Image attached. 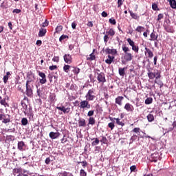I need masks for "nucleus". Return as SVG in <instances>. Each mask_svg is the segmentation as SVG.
Returning a JSON list of instances; mask_svg holds the SVG:
<instances>
[{
	"label": "nucleus",
	"mask_w": 176,
	"mask_h": 176,
	"mask_svg": "<svg viewBox=\"0 0 176 176\" xmlns=\"http://www.w3.org/2000/svg\"><path fill=\"white\" fill-rule=\"evenodd\" d=\"M133 58H134V56L131 53L124 54L121 58V63L122 64L126 65L127 63H129V61H131Z\"/></svg>",
	"instance_id": "nucleus-1"
},
{
	"label": "nucleus",
	"mask_w": 176,
	"mask_h": 176,
	"mask_svg": "<svg viewBox=\"0 0 176 176\" xmlns=\"http://www.w3.org/2000/svg\"><path fill=\"white\" fill-rule=\"evenodd\" d=\"M87 101H94L96 100V92L94 89H91L85 95Z\"/></svg>",
	"instance_id": "nucleus-2"
},
{
	"label": "nucleus",
	"mask_w": 176,
	"mask_h": 176,
	"mask_svg": "<svg viewBox=\"0 0 176 176\" xmlns=\"http://www.w3.org/2000/svg\"><path fill=\"white\" fill-rule=\"evenodd\" d=\"M25 87H26V96H28V97H32V94H34L33 90H32V89H34V84L26 83Z\"/></svg>",
	"instance_id": "nucleus-3"
},
{
	"label": "nucleus",
	"mask_w": 176,
	"mask_h": 176,
	"mask_svg": "<svg viewBox=\"0 0 176 176\" xmlns=\"http://www.w3.org/2000/svg\"><path fill=\"white\" fill-rule=\"evenodd\" d=\"M79 107L80 109H90V108H91V104H90V103H89V100L86 99L85 100H82L80 102Z\"/></svg>",
	"instance_id": "nucleus-4"
},
{
	"label": "nucleus",
	"mask_w": 176,
	"mask_h": 176,
	"mask_svg": "<svg viewBox=\"0 0 176 176\" xmlns=\"http://www.w3.org/2000/svg\"><path fill=\"white\" fill-rule=\"evenodd\" d=\"M56 109H58V111H61V112H63V113H69V111H71V107L69 106H58L56 107Z\"/></svg>",
	"instance_id": "nucleus-5"
},
{
	"label": "nucleus",
	"mask_w": 176,
	"mask_h": 176,
	"mask_svg": "<svg viewBox=\"0 0 176 176\" xmlns=\"http://www.w3.org/2000/svg\"><path fill=\"white\" fill-rule=\"evenodd\" d=\"M97 80H98L99 83H105V82H107L105 74L102 72L98 73Z\"/></svg>",
	"instance_id": "nucleus-6"
},
{
	"label": "nucleus",
	"mask_w": 176,
	"mask_h": 176,
	"mask_svg": "<svg viewBox=\"0 0 176 176\" xmlns=\"http://www.w3.org/2000/svg\"><path fill=\"white\" fill-rule=\"evenodd\" d=\"M38 76L41 78V79H40L41 85H45V83L47 82V80L46 79V74H45V73L42 72H38Z\"/></svg>",
	"instance_id": "nucleus-7"
},
{
	"label": "nucleus",
	"mask_w": 176,
	"mask_h": 176,
	"mask_svg": "<svg viewBox=\"0 0 176 176\" xmlns=\"http://www.w3.org/2000/svg\"><path fill=\"white\" fill-rule=\"evenodd\" d=\"M32 82H35V74L32 73H29L28 74V79L26 80V83L31 84Z\"/></svg>",
	"instance_id": "nucleus-8"
},
{
	"label": "nucleus",
	"mask_w": 176,
	"mask_h": 176,
	"mask_svg": "<svg viewBox=\"0 0 176 176\" xmlns=\"http://www.w3.org/2000/svg\"><path fill=\"white\" fill-rule=\"evenodd\" d=\"M159 153H154L151 154L150 157V162H154L156 163L159 160Z\"/></svg>",
	"instance_id": "nucleus-9"
},
{
	"label": "nucleus",
	"mask_w": 176,
	"mask_h": 176,
	"mask_svg": "<svg viewBox=\"0 0 176 176\" xmlns=\"http://www.w3.org/2000/svg\"><path fill=\"white\" fill-rule=\"evenodd\" d=\"M64 61L66 63V64H71L72 63V56L70 54H65L63 56Z\"/></svg>",
	"instance_id": "nucleus-10"
},
{
	"label": "nucleus",
	"mask_w": 176,
	"mask_h": 176,
	"mask_svg": "<svg viewBox=\"0 0 176 176\" xmlns=\"http://www.w3.org/2000/svg\"><path fill=\"white\" fill-rule=\"evenodd\" d=\"M124 108L127 112H133L134 111V107L130 103H126Z\"/></svg>",
	"instance_id": "nucleus-11"
},
{
	"label": "nucleus",
	"mask_w": 176,
	"mask_h": 176,
	"mask_svg": "<svg viewBox=\"0 0 176 176\" xmlns=\"http://www.w3.org/2000/svg\"><path fill=\"white\" fill-rule=\"evenodd\" d=\"M145 56H147L148 58H152L153 57V52H152V50H151L148 47H145V52H144Z\"/></svg>",
	"instance_id": "nucleus-12"
},
{
	"label": "nucleus",
	"mask_w": 176,
	"mask_h": 176,
	"mask_svg": "<svg viewBox=\"0 0 176 176\" xmlns=\"http://www.w3.org/2000/svg\"><path fill=\"white\" fill-rule=\"evenodd\" d=\"M24 148H25V143H24V142L23 141L18 142L19 151H21V152H23V151H25Z\"/></svg>",
	"instance_id": "nucleus-13"
},
{
	"label": "nucleus",
	"mask_w": 176,
	"mask_h": 176,
	"mask_svg": "<svg viewBox=\"0 0 176 176\" xmlns=\"http://www.w3.org/2000/svg\"><path fill=\"white\" fill-rule=\"evenodd\" d=\"M49 136L52 140H56V138H58V137H60V133L50 132Z\"/></svg>",
	"instance_id": "nucleus-14"
},
{
	"label": "nucleus",
	"mask_w": 176,
	"mask_h": 176,
	"mask_svg": "<svg viewBox=\"0 0 176 176\" xmlns=\"http://www.w3.org/2000/svg\"><path fill=\"white\" fill-rule=\"evenodd\" d=\"M22 172L23 169L21 168H15L13 169V174L14 176H19Z\"/></svg>",
	"instance_id": "nucleus-15"
},
{
	"label": "nucleus",
	"mask_w": 176,
	"mask_h": 176,
	"mask_svg": "<svg viewBox=\"0 0 176 176\" xmlns=\"http://www.w3.org/2000/svg\"><path fill=\"white\" fill-rule=\"evenodd\" d=\"M105 53H107V54H113V56H115V54L118 53V51H116V50L115 49L107 48L105 50Z\"/></svg>",
	"instance_id": "nucleus-16"
},
{
	"label": "nucleus",
	"mask_w": 176,
	"mask_h": 176,
	"mask_svg": "<svg viewBox=\"0 0 176 176\" xmlns=\"http://www.w3.org/2000/svg\"><path fill=\"white\" fill-rule=\"evenodd\" d=\"M79 127H86V120L85 118H80L78 120Z\"/></svg>",
	"instance_id": "nucleus-17"
},
{
	"label": "nucleus",
	"mask_w": 176,
	"mask_h": 176,
	"mask_svg": "<svg viewBox=\"0 0 176 176\" xmlns=\"http://www.w3.org/2000/svg\"><path fill=\"white\" fill-rule=\"evenodd\" d=\"M147 120L149 123H152V122H155V116L152 113H148L146 116Z\"/></svg>",
	"instance_id": "nucleus-18"
},
{
	"label": "nucleus",
	"mask_w": 176,
	"mask_h": 176,
	"mask_svg": "<svg viewBox=\"0 0 176 176\" xmlns=\"http://www.w3.org/2000/svg\"><path fill=\"white\" fill-rule=\"evenodd\" d=\"M0 104L1 105H3V107H5V108H6V107H9V104L6 102V98L2 99V96H0Z\"/></svg>",
	"instance_id": "nucleus-19"
},
{
	"label": "nucleus",
	"mask_w": 176,
	"mask_h": 176,
	"mask_svg": "<svg viewBox=\"0 0 176 176\" xmlns=\"http://www.w3.org/2000/svg\"><path fill=\"white\" fill-rule=\"evenodd\" d=\"M147 71H148L147 75L149 79H155V78H156V74L151 72V69H148Z\"/></svg>",
	"instance_id": "nucleus-20"
},
{
	"label": "nucleus",
	"mask_w": 176,
	"mask_h": 176,
	"mask_svg": "<svg viewBox=\"0 0 176 176\" xmlns=\"http://www.w3.org/2000/svg\"><path fill=\"white\" fill-rule=\"evenodd\" d=\"M124 98L123 96H118L116 98V104H118V105L122 106V102L123 101Z\"/></svg>",
	"instance_id": "nucleus-21"
},
{
	"label": "nucleus",
	"mask_w": 176,
	"mask_h": 176,
	"mask_svg": "<svg viewBox=\"0 0 176 176\" xmlns=\"http://www.w3.org/2000/svg\"><path fill=\"white\" fill-rule=\"evenodd\" d=\"M46 32H47V31L46 30V29H45V28H41V29L39 30L38 36H40V37L45 36V35H46Z\"/></svg>",
	"instance_id": "nucleus-22"
},
{
	"label": "nucleus",
	"mask_w": 176,
	"mask_h": 176,
	"mask_svg": "<svg viewBox=\"0 0 176 176\" xmlns=\"http://www.w3.org/2000/svg\"><path fill=\"white\" fill-rule=\"evenodd\" d=\"M107 35H108L109 36H113L115 35V34H116V32H115V30L112 28H110L109 30H107L106 32Z\"/></svg>",
	"instance_id": "nucleus-23"
},
{
	"label": "nucleus",
	"mask_w": 176,
	"mask_h": 176,
	"mask_svg": "<svg viewBox=\"0 0 176 176\" xmlns=\"http://www.w3.org/2000/svg\"><path fill=\"white\" fill-rule=\"evenodd\" d=\"M114 58H115L114 56L108 55V58L105 60V63L106 64H112V61H113Z\"/></svg>",
	"instance_id": "nucleus-24"
},
{
	"label": "nucleus",
	"mask_w": 176,
	"mask_h": 176,
	"mask_svg": "<svg viewBox=\"0 0 176 176\" xmlns=\"http://www.w3.org/2000/svg\"><path fill=\"white\" fill-rule=\"evenodd\" d=\"M28 175H31V173H30V170L23 169L21 174H19L18 176H28Z\"/></svg>",
	"instance_id": "nucleus-25"
},
{
	"label": "nucleus",
	"mask_w": 176,
	"mask_h": 176,
	"mask_svg": "<svg viewBox=\"0 0 176 176\" xmlns=\"http://www.w3.org/2000/svg\"><path fill=\"white\" fill-rule=\"evenodd\" d=\"M169 3H170V8H172V9H176V1L175 0H169Z\"/></svg>",
	"instance_id": "nucleus-26"
},
{
	"label": "nucleus",
	"mask_w": 176,
	"mask_h": 176,
	"mask_svg": "<svg viewBox=\"0 0 176 176\" xmlns=\"http://www.w3.org/2000/svg\"><path fill=\"white\" fill-rule=\"evenodd\" d=\"M22 112H23L25 115H27V110L28 109V106L25 103H22Z\"/></svg>",
	"instance_id": "nucleus-27"
},
{
	"label": "nucleus",
	"mask_w": 176,
	"mask_h": 176,
	"mask_svg": "<svg viewBox=\"0 0 176 176\" xmlns=\"http://www.w3.org/2000/svg\"><path fill=\"white\" fill-rule=\"evenodd\" d=\"M6 118H3V123H5V124H6V123H10V116L9 115H6Z\"/></svg>",
	"instance_id": "nucleus-28"
},
{
	"label": "nucleus",
	"mask_w": 176,
	"mask_h": 176,
	"mask_svg": "<svg viewBox=\"0 0 176 176\" xmlns=\"http://www.w3.org/2000/svg\"><path fill=\"white\" fill-rule=\"evenodd\" d=\"M156 39H157V34H156V32H153L151 34V39H150V41H156Z\"/></svg>",
	"instance_id": "nucleus-29"
},
{
	"label": "nucleus",
	"mask_w": 176,
	"mask_h": 176,
	"mask_svg": "<svg viewBox=\"0 0 176 176\" xmlns=\"http://www.w3.org/2000/svg\"><path fill=\"white\" fill-rule=\"evenodd\" d=\"M116 123L118 126H121V127H123L124 126V122L120 120V118H116Z\"/></svg>",
	"instance_id": "nucleus-30"
},
{
	"label": "nucleus",
	"mask_w": 176,
	"mask_h": 176,
	"mask_svg": "<svg viewBox=\"0 0 176 176\" xmlns=\"http://www.w3.org/2000/svg\"><path fill=\"white\" fill-rule=\"evenodd\" d=\"M125 71H126L125 67H124V68L120 67L118 69L119 75H120V76H124Z\"/></svg>",
	"instance_id": "nucleus-31"
},
{
	"label": "nucleus",
	"mask_w": 176,
	"mask_h": 176,
	"mask_svg": "<svg viewBox=\"0 0 176 176\" xmlns=\"http://www.w3.org/2000/svg\"><path fill=\"white\" fill-rule=\"evenodd\" d=\"M129 12L130 13V16L132 19H134V20H138V15L137 14L132 12L131 10H129Z\"/></svg>",
	"instance_id": "nucleus-32"
},
{
	"label": "nucleus",
	"mask_w": 176,
	"mask_h": 176,
	"mask_svg": "<svg viewBox=\"0 0 176 176\" xmlns=\"http://www.w3.org/2000/svg\"><path fill=\"white\" fill-rule=\"evenodd\" d=\"M88 124H91L92 126L93 124H96V119L93 117H89L88 120Z\"/></svg>",
	"instance_id": "nucleus-33"
},
{
	"label": "nucleus",
	"mask_w": 176,
	"mask_h": 176,
	"mask_svg": "<svg viewBox=\"0 0 176 176\" xmlns=\"http://www.w3.org/2000/svg\"><path fill=\"white\" fill-rule=\"evenodd\" d=\"M87 60H89L90 61H93V60H96V55L94 52H92L88 57H87Z\"/></svg>",
	"instance_id": "nucleus-34"
},
{
	"label": "nucleus",
	"mask_w": 176,
	"mask_h": 176,
	"mask_svg": "<svg viewBox=\"0 0 176 176\" xmlns=\"http://www.w3.org/2000/svg\"><path fill=\"white\" fill-rule=\"evenodd\" d=\"M122 51L124 52V54L130 53V52H130V49L129 48V47H126V45H122Z\"/></svg>",
	"instance_id": "nucleus-35"
},
{
	"label": "nucleus",
	"mask_w": 176,
	"mask_h": 176,
	"mask_svg": "<svg viewBox=\"0 0 176 176\" xmlns=\"http://www.w3.org/2000/svg\"><path fill=\"white\" fill-rule=\"evenodd\" d=\"M153 102V99L152 98H147L145 100L146 105H149V104H152Z\"/></svg>",
	"instance_id": "nucleus-36"
},
{
	"label": "nucleus",
	"mask_w": 176,
	"mask_h": 176,
	"mask_svg": "<svg viewBox=\"0 0 176 176\" xmlns=\"http://www.w3.org/2000/svg\"><path fill=\"white\" fill-rule=\"evenodd\" d=\"M72 72H74V74H75V75H78V74H79L80 72V69L78 68V67H72Z\"/></svg>",
	"instance_id": "nucleus-37"
},
{
	"label": "nucleus",
	"mask_w": 176,
	"mask_h": 176,
	"mask_svg": "<svg viewBox=\"0 0 176 176\" xmlns=\"http://www.w3.org/2000/svg\"><path fill=\"white\" fill-rule=\"evenodd\" d=\"M131 47H132V50L135 52V53H138L140 50V47H138V45H135V44Z\"/></svg>",
	"instance_id": "nucleus-38"
},
{
	"label": "nucleus",
	"mask_w": 176,
	"mask_h": 176,
	"mask_svg": "<svg viewBox=\"0 0 176 176\" xmlns=\"http://www.w3.org/2000/svg\"><path fill=\"white\" fill-rule=\"evenodd\" d=\"M21 124L22 126H27V124H28V120H27L26 118H22Z\"/></svg>",
	"instance_id": "nucleus-39"
},
{
	"label": "nucleus",
	"mask_w": 176,
	"mask_h": 176,
	"mask_svg": "<svg viewBox=\"0 0 176 176\" xmlns=\"http://www.w3.org/2000/svg\"><path fill=\"white\" fill-rule=\"evenodd\" d=\"M165 30L166 31V32H174V29H173V28H171V26H166L165 27Z\"/></svg>",
	"instance_id": "nucleus-40"
},
{
	"label": "nucleus",
	"mask_w": 176,
	"mask_h": 176,
	"mask_svg": "<svg viewBox=\"0 0 176 176\" xmlns=\"http://www.w3.org/2000/svg\"><path fill=\"white\" fill-rule=\"evenodd\" d=\"M69 68H71L70 65H65L63 67V71H65V72H69Z\"/></svg>",
	"instance_id": "nucleus-41"
},
{
	"label": "nucleus",
	"mask_w": 176,
	"mask_h": 176,
	"mask_svg": "<svg viewBox=\"0 0 176 176\" xmlns=\"http://www.w3.org/2000/svg\"><path fill=\"white\" fill-rule=\"evenodd\" d=\"M135 140H137V135H133L130 138L129 144H133V142H134V141H135Z\"/></svg>",
	"instance_id": "nucleus-42"
},
{
	"label": "nucleus",
	"mask_w": 176,
	"mask_h": 176,
	"mask_svg": "<svg viewBox=\"0 0 176 176\" xmlns=\"http://www.w3.org/2000/svg\"><path fill=\"white\" fill-rule=\"evenodd\" d=\"M63 31V25H58L56 28V32L58 33V32H61Z\"/></svg>",
	"instance_id": "nucleus-43"
},
{
	"label": "nucleus",
	"mask_w": 176,
	"mask_h": 176,
	"mask_svg": "<svg viewBox=\"0 0 176 176\" xmlns=\"http://www.w3.org/2000/svg\"><path fill=\"white\" fill-rule=\"evenodd\" d=\"M100 144V140L98 138H96L95 141L92 142V146H96V145H98Z\"/></svg>",
	"instance_id": "nucleus-44"
},
{
	"label": "nucleus",
	"mask_w": 176,
	"mask_h": 176,
	"mask_svg": "<svg viewBox=\"0 0 176 176\" xmlns=\"http://www.w3.org/2000/svg\"><path fill=\"white\" fill-rule=\"evenodd\" d=\"M126 41H127L129 45H130L131 47L134 46V45H135V43H134L133 41V40H131V38H127Z\"/></svg>",
	"instance_id": "nucleus-45"
},
{
	"label": "nucleus",
	"mask_w": 176,
	"mask_h": 176,
	"mask_svg": "<svg viewBox=\"0 0 176 176\" xmlns=\"http://www.w3.org/2000/svg\"><path fill=\"white\" fill-rule=\"evenodd\" d=\"M131 173H135L137 171V166L135 165H133L130 167Z\"/></svg>",
	"instance_id": "nucleus-46"
},
{
	"label": "nucleus",
	"mask_w": 176,
	"mask_h": 176,
	"mask_svg": "<svg viewBox=\"0 0 176 176\" xmlns=\"http://www.w3.org/2000/svg\"><path fill=\"white\" fill-rule=\"evenodd\" d=\"M108 140L107 139V137L105 136H102V139L100 140V142H102V144H107Z\"/></svg>",
	"instance_id": "nucleus-47"
},
{
	"label": "nucleus",
	"mask_w": 176,
	"mask_h": 176,
	"mask_svg": "<svg viewBox=\"0 0 176 176\" xmlns=\"http://www.w3.org/2000/svg\"><path fill=\"white\" fill-rule=\"evenodd\" d=\"M109 23H110V24H112L113 25H116V20H115V19H113V18L109 19Z\"/></svg>",
	"instance_id": "nucleus-48"
},
{
	"label": "nucleus",
	"mask_w": 176,
	"mask_h": 176,
	"mask_svg": "<svg viewBox=\"0 0 176 176\" xmlns=\"http://www.w3.org/2000/svg\"><path fill=\"white\" fill-rule=\"evenodd\" d=\"M104 43H108V41H109V36L108 34H106L103 37Z\"/></svg>",
	"instance_id": "nucleus-49"
},
{
	"label": "nucleus",
	"mask_w": 176,
	"mask_h": 176,
	"mask_svg": "<svg viewBox=\"0 0 176 176\" xmlns=\"http://www.w3.org/2000/svg\"><path fill=\"white\" fill-rule=\"evenodd\" d=\"M80 176H87V173H86V171H85V170L81 169L80 170Z\"/></svg>",
	"instance_id": "nucleus-50"
},
{
	"label": "nucleus",
	"mask_w": 176,
	"mask_h": 176,
	"mask_svg": "<svg viewBox=\"0 0 176 176\" xmlns=\"http://www.w3.org/2000/svg\"><path fill=\"white\" fill-rule=\"evenodd\" d=\"M94 115V110H90L87 113V116L89 118H91V116H93Z\"/></svg>",
	"instance_id": "nucleus-51"
},
{
	"label": "nucleus",
	"mask_w": 176,
	"mask_h": 176,
	"mask_svg": "<svg viewBox=\"0 0 176 176\" xmlns=\"http://www.w3.org/2000/svg\"><path fill=\"white\" fill-rule=\"evenodd\" d=\"M143 30H144V27L138 26L137 28L135 29V31H137L138 32H142Z\"/></svg>",
	"instance_id": "nucleus-52"
},
{
	"label": "nucleus",
	"mask_w": 176,
	"mask_h": 176,
	"mask_svg": "<svg viewBox=\"0 0 176 176\" xmlns=\"http://www.w3.org/2000/svg\"><path fill=\"white\" fill-rule=\"evenodd\" d=\"M108 127L112 130L113 129H115V124L113 122H110L108 124Z\"/></svg>",
	"instance_id": "nucleus-53"
},
{
	"label": "nucleus",
	"mask_w": 176,
	"mask_h": 176,
	"mask_svg": "<svg viewBox=\"0 0 176 176\" xmlns=\"http://www.w3.org/2000/svg\"><path fill=\"white\" fill-rule=\"evenodd\" d=\"M62 175L63 176H74V175H72V173L65 172V171L62 173Z\"/></svg>",
	"instance_id": "nucleus-54"
},
{
	"label": "nucleus",
	"mask_w": 176,
	"mask_h": 176,
	"mask_svg": "<svg viewBox=\"0 0 176 176\" xmlns=\"http://www.w3.org/2000/svg\"><path fill=\"white\" fill-rule=\"evenodd\" d=\"M152 9H153V10H159V8H157V4L153 3L152 4Z\"/></svg>",
	"instance_id": "nucleus-55"
},
{
	"label": "nucleus",
	"mask_w": 176,
	"mask_h": 176,
	"mask_svg": "<svg viewBox=\"0 0 176 176\" xmlns=\"http://www.w3.org/2000/svg\"><path fill=\"white\" fill-rule=\"evenodd\" d=\"M164 17V15L163 14H159L157 16V21H160Z\"/></svg>",
	"instance_id": "nucleus-56"
},
{
	"label": "nucleus",
	"mask_w": 176,
	"mask_h": 176,
	"mask_svg": "<svg viewBox=\"0 0 176 176\" xmlns=\"http://www.w3.org/2000/svg\"><path fill=\"white\" fill-rule=\"evenodd\" d=\"M3 79L4 83L7 84L8 80H9V76H4Z\"/></svg>",
	"instance_id": "nucleus-57"
},
{
	"label": "nucleus",
	"mask_w": 176,
	"mask_h": 176,
	"mask_svg": "<svg viewBox=\"0 0 176 176\" xmlns=\"http://www.w3.org/2000/svg\"><path fill=\"white\" fill-rule=\"evenodd\" d=\"M60 60V58L58 56H54L52 58V61H54L55 63H58Z\"/></svg>",
	"instance_id": "nucleus-58"
},
{
	"label": "nucleus",
	"mask_w": 176,
	"mask_h": 176,
	"mask_svg": "<svg viewBox=\"0 0 176 176\" xmlns=\"http://www.w3.org/2000/svg\"><path fill=\"white\" fill-rule=\"evenodd\" d=\"M140 128H134L133 130H132V132L133 133H136V134H138V133H140Z\"/></svg>",
	"instance_id": "nucleus-59"
},
{
	"label": "nucleus",
	"mask_w": 176,
	"mask_h": 176,
	"mask_svg": "<svg viewBox=\"0 0 176 176\" xmlns=\"http://www.w3.org/2000/svg\"><path fill=\"white\" fill-rule=\"evenodd\" d=\"M174 130L173 126V127H169L168 129H166L164 130L165 133H170V131H173Z\"/></svg>",
	"instance_id": "nucleus-60"
},
{
	"label": "nucleus",
	"mask_w": 176,
	"mask_h": 176,
	"mask_svg": "<svg viewBox=\"0 0 176 176\" xmlns=\"http://www.w3.org/2000/svg\"><path fill=\"white\" fill-rule=\"evenodd\" d=\"M12 13H16V14H19V13H21V10L19 9H14L12 11Z\"/></svg>",
	"instance_id": "nucleus-61"
},
{
	"label": "nucleus",
	"mask_w": 176,
	"mask_h": 176,
	"mask_svg": "<svg viewBox=\"0 0 176 176\" xmlns=\"http://www.w3.org/2000/svg\"><path fill=\"white\" fill-rule=\"evenodd\" d=\"M161 75H160V73L159 72H157V73H155V79L157 80V79H160L161 78Z\"/></svg>",
	"instance_id": "nucleus-62"
},
{
	"label": "nucleus",
	"mask_w": 176,
	"mask_h": 176,
	"mask_svg": "<svg viewBox=\"0 0 176 176\" xmlns=\"http://www.w3.org/2000/svg\"><path fill=\"white\" fill-rule=\"evenodd\" d=\"M49 25V22L47 20H45V22L42 23V27H47Z\"/></svg>",
	"instance_id": "nucleus-63"
},
{
	"label": "nucleus",
	"mask_w": 176,
	"mask_h": 176,
	"mask_svg": "<svg viewBox=\"0 0 176 176\" xmlns=\"http://www.w3.org/2000/svg\"><path fill=\"white\" fill-rule=\"evenodd\" d=\"M123 5V1L122 0H118V8H120Z\"/></svg>",
	"instance_id": "nucleus-64"
}]
</instances>
